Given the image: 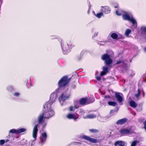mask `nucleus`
Returning a JSON list of instances; mask_svg holds the SVG:
<instances>
[{"instance_id":"nucleus-34","label":"nucleus","mask_w":146,"mask_h":146,"mask_svg":"<svg viewBox=\"0 0 146 146\" xmlns=\"http://www.w3.org/2000/svg\"><path fill=\"white\" fill-rule=\"evenodd\" d=\"M122 63L123 64V65H121V66H123L124 65H126V64L124 63V62L123 61H117L116 63V64H118L120 63Z\"/></svg>"},{"instance_id":"nucleus-28","label":"nucleus","mask_w":146,"mask_h":146,"mask_svg":"<svg viewBox=\"0 0 146 146\" xmlns=\"http://www.w3.org/2000/svg\"><path fill=\"white\" fill-rule=\"evenodd\" d=\"M131 32V31L130 29H127L125 31V35L127 36H128Z\"/></svg>"},{"instance_id":"nucleus-8","label":"nucleus","mask_w":146,"mask_h":146,"mask_svg":"<svg viewBox=\"0 0 146 146\" xmlns=\"http://www.w3.org/2000/svg\"><path fill=\"white\" fill-rule=\"evenodd\" d=\"M102 11L104 13L107 14L109 13L110 11V8L107 6L102 7L101 9Z\"/></svg>"},{"instance_id":"nucleus-23","label":"nucleus","mask_w":146,"mask_h":146,"mask_svg":"<svg viewBox=\"0 0 146 146\" xmlns=\"http://www.w3.org/2000/svg\"><path fill=\"white\" fill-rule=\"evenodd\" d=\"M95 99L93 98H89L88 99L87 98V104H90L94 102L95 101Z\"/></svg>"},{"instance_id":"nucleus-40","label":"nucleus","mask_w":146,"mask_h":146,"mask_svg":"<svg viewBox=\"0 0 146 146\" xmlns=\"http://www.w3.org/2000/svg\"><path fill=\"white\" fill-rule=\"evenodd\" d=\"M144 125V128L146 130V121H145L143 123Z\"/></svg>"},{"instance_id":"nucleus-37","label":"nucleus","mask_w":146,"mask_h":146,"mask_svg":"<svg viewBox=\"0 0 146 146\" xmlns=\"http://www.w3.org/2000/svg\"><path fill=\"white\" fill-rule=\"evenodd\" d=\"M5 142V141L4 140H0V145H3Z\"/></svg>"},{"instance_id":"nucleus-26","label":"nucleus","mask_w":146,"mask_h":146,"mask_svg":"<svg viewBox=\"0 0 146 146\" xmlns=\"http://www.w3.org/2000/svg\"><path fill=\"white\" fill-rule=\"evenodd\" d=\"M129 21H131L133 25H135V24L137 25V22L135 19H133V17H131L130 20H129Z\"/></svg>"},{"instance_id":"nucleus-20","label":"nucleus","mask_w":146,"mask_h":146,"mask_svg":"<svg viewBox=\"0 0 146 146\" xmlns=\"http://www.w3.org/2000/svg\"><path fill=\"white\" fill-rule=\"evenodd\" d=\"M129 105L131 107L134 108H136L137 106V104L133 100H131L129 102Z\"/></svg>"},{"instance_id":"nucleus-15","label":"nucleus","mask_w":146,"mask_h":146,"mask_svg":"<svg viewBox=\"0 0 146 146\" xmlns=\"http://www.w3.org/2000/svg\"><path fill=\"white\" fill-rule=\"evenodd\" d=\"M45 118H45L44 116L42 113L40 114L38 118V123L40 124L43 123L44 122V119Z\"/></svg>"},{"instance_id":"nucleus-43","label":"nucleus","mask_w":146,"mask_h":146,"mask_svg":"<svg viewBox=\"0 0 146 146\" xmlns=\"http://www.w3.org/2000/svg\"><path fill=\"white\" fill-rule=\"evenodd\" d=\"M74 107L76 109H78L79 108V106H78L77 105H75L74 106Z\"/></svg>"},{"instance_id":"nucleus-47","label":"nucleus","mask_w":146,"mask_h":146,"mask_svg":"<svg viewBox=\"0 0 146 146\" xmlns=\"http://www.w3.org/2000/svg\"><path fill=\"white\" fill-rule=\"evenodd\" d=\"M115 7V8H118V6H115V7Z\"/></svg>"},{"instance_id":"nucleus-38","label":"nucleus","mask_w":146,"mask_h":146,"mask_svg":"<svg viewBox=\"0 0 146 146\" xmlns=\"http://www.w3.org/2000/svg\"><path fill=\"white\" fill-rule=\"evenodd\" d=\"M116 14L118 16H120L121 15V14L119 13V11L117 10H116L115 11Z\"/></svg>"},{"instance_id":"nucleus-5","label":"nucleus","mask_w":146,"mask_h":146,"mask_svg":"<svg viewBox=\"0 0 146 146\" xmlns=\"http://www.w3.org/2000/svg\"><path fill=\"white\" fill-rule=\"evenodd\" d=\"M67 92H68L65 91L62 93L60 96L58 98L60 102L63 101L64 100L67 99L69 98L70 94L67 93Z\"/></svg>"},{"instance_id":"nucleus-33","label":"nucleus","mask_w":146,"mask_h":146,"mask_svg":"<svg viewBox=\"0 0 146 146\" xmlns=\"http://www.w3.org/2000/svg\"><path fill=\"white\" fill-rule=\"evenodd\" d=\"M103 13L102 12H100L99 13H98L96 15V16L98 18H100L102 16H103Z\"/></svg>"},{"instance_id":"nucleus-46","label":"nucleus","mask_w":146,"mask_h":146,"mask_svg":"<svg viewBox=\"0 0 146 146\" xmlns=\"http://www.w3.org/2000/svg\"><path fill=\"white\" fill-rule=\"evenodd\" d=\"M9 141V140L8 139H7V140H6V141H5V142H8V141Z\"/></svg>"},{"instance_id":"nucleus-1","label":"nucleus","mask_w":146,"mask_h":146,"mask_svg":"<svg viewBox=\"0 0 146 146\" xmlns=\"http://www.w3.org/2000/svg\"><path fill=\"white\" fill-rule=\"evenodd\" d=\"M48 102L46 103L44 106V112L42 113L44 116L45 118L47 119H49L51 117L54 115V111L51 109V104L53 103L52 102V104Z\"/></svg>"},{"instance_id":"nucleus-14","label":"nucleus","mask_w":146,"mask_h":146,"mask_svg":"<svg viewBox=\"0 0 146 146\" xmlns=\"http://www.w3.org/2000/svg\"><path fill=\"white\" fill-rule=\"evenodd\" d=\"M79 103L82 106L87 105V98H83L79 100Z\"/></svg>"},{"instance_id":"nucleus-30","label":"nucleus","mask_w":146,"mask_h":146,"mask_svg":"<svg viewBox=\"0 0 146 146\" xmlns=\"http://www.w3.org/2000/svg\"><path fill=\"white\" fill-rule=\"evenodd\" d=\"M103 71L108 73V67L104 66L103 67Z\"/></svg>"},{"instance_id":"nucleus-27","label":"nucleus","mask_w":146,"mask_h":146,"mask_svg":"<svg viewBox=\"0 0 146 146\" xmlns=\"http://www.w3.org/2000/svg\"><path fill=\"white\" fill-rule=\"evenodd\" d=\"M81 58V56L80 54L76 55L75 56V59L77 61L80 60Z\"/></svg>"},{"instance_id":"nucleus-9","label":"nucleus","mask_w":146,"mask_h":146,"mask_svg":"<svg viewBox=\"0 0 146 146\" xmlns=\"http://www.w3.org/2000/svg\"><path fill=\"white\" fill-rule=\"evenodd\" d=\"M38 124H36L35 125L33 129V137L36 139L37 137V134L38 131Z\"/></svg>"},{"instance_id":"nucleus-32","label":"nucleus","mask_w":146,"mask_h":146,"mask_svg":"<svg viewBox=\"0 0 146 146\" xmlns=\"http://www.w3.org/2000/svg\"><path fill=\"white\" fill-rule=\"evenodd\" d=\"M138 93L137 94L135 95V96L136 97H138L140 96L141 90L139 89H138L137 90Z\"/></svg>"},{"instance_id":"nucleus-16","label":"nucleus","mask_w":146,"mask_h":146,"mask_svg":"<svg viewBox=\"0 0 146 146\" xmlns=\"http://www.w3.org/2000/svg\"><path fill=\"white\" fill-rule=\"evenodd\" d=\"M47 138V135L46 132H44L42 133V136L40 137V139L41 143L45 141Z\"/></svg>"},{"instance_id":"nucleus-17","label":"nucleus","mask_w":146,"mask_h":146,"mask_svg":"<svg viewBox=\"0 0 146 146\" xmlns=\"http://www.w3.org/2000/svg\"><path fill=\"white\" fill-rule=\"evenodd\" d=\"M67 118L69 119H74V120H76L78 118L74 114L69 113L66 116Z\"/></svg>"},{"instance_id":"nucleus-49","label":"nucleus","mask_w":146,"mask_h":146,"mask_svg":"<svg viewBox=\"0 0 146 146\" xmlns=\"http://www.w3.org/2000/svg\"><path fill=\"white\" fill-rule=\"evenodd\" d=\"M51 97H50V99H51Z\"/></svg>"},{"instance_id":"nucleus-22","label":"nucleus","mask_w":146,"mask_h":146,"mask_svg":"<svg viewBox=\"0 0 146 146\" xmlns=\"http://www.w3.org/2000/svg\"><path fill=\"white\" fill-rule=\"evenodd\" d=\"M97 117L96 115L94 114H90L86 115V117H84V119L89 118V119H93L96 117Z\"/></svg>"},{"instance_id":"nucleus-7","label":"nucleus","mask_w":146,"mask_h":146,"mask_svg":"<svg viewBox=\"0 0 146 146\" xmlns=\"http://www.w3.org/2000/svg\"><path fill=\"white\" fill-rule=\"evenodd\" d=\"M74 46L70 41H69L68 42L67 45H65L63 48V49L65 51H67L69 49L72 48Z\"/></svg>"},{"instance_id":"nucleus-24","label":"nucleus","mask_w":146,"mask_h":146,"mask_svg":"<svg viewBox=\"0 0 146 146\" xmlns=\"http://www.w3.org/2000/svg\"><path fill=\"white\" fill-rule=\"evenodd\" d=\"M26 129L24 128H21L17 130V134H19L23 132H25Z\"/></svg>"},{"instance_id":"nucleus-6","label":"nucleus","mask_w":146,"mask_h":146,"mask_svg":"<svg viewBox=\"0 0 146 146\" xmlns=\"http://www.w3.org/2000/svg\"><path fill=\"white\" fill-rule=\"evenodd\" d=\"M82 137L83 139L93 143H96L99 142L98 140L91 138L86 135H83Z\"/></svg>"},{"instance_id":"nucleus-31","label":"nucleus","mask_w":146,"mask_h":146,"mask_svg":"<svg viewBox=\"0 0 146 146\" xmlns=\"http://www.w3.org/2000/svg\"><path fill=\"white\" fill-rule=\"evenodd\" d=\"M139 143V142L137 140H134L132 141L131 146H136V144Z\"/></svg>"},{"instance_id":"nucleus-19","label":"nucleus","mask_w":146,"mask_h":146,"mask_svg":"<svg viewBox=\"0 0 146 146\" xmlns=\"http://www.w3.org/2000/svg\"><path fill=\"white\" fill-rule=\"evenodd\" d=\"M122 18L123 20H125L129 21L131 19V17H130L129 15L126 13L123 14L122 15Z\"/></svg>"},{"instance_id":"nucleus-29","label":"nucleus","mask_w":146,"mask_h":146,"mask_svg":"<svg viewBox=\"0 0 146 146\" xmlns=\"http://www.w3.org/2000/svg\"><path fill=\"white\" fill-rule=\"evenodd\" d=\"M9 132L10 133H15L17 134V130L15 129H12L10 130Z\"/></svg>"},{"instance_id":"nucleus-11","label":"nucleus","mask_w":146,"mask_h":146,"mask_svg":"<svg viewBox=\"0 0 146 146\" xmlns=\"http://www.w3.org/2000/svg\"><path fill=\"white\" fill-rule=\"evenodd\" d=\"M115 97L119 102L121 103L123 101V98L121 96L120 93L115 92Z\"/></svg>"},{"instance_id":"nucleus-41","label":"nucleus","mask_w":146,"mask_h":146,"mask_svg":"<svg viewBox=\"0 0 146 146\" xmlns=\"http://www.w3.org/2000/svg\"><path fill=\"white\" fill-rule=\"evenodd\" d=\"M96 78L98 81H100L101 79V77L100 76L96 77Z\"/></svg>"},{"instance_id":"nucleus-25","label":"nucleus","mask_w":146,"mask_h":146,"mask_svg":"<svg viewBox=\"0 0 146 146\" xmlns=\"http://www.w3.org/2000/svg\"><path fill=\"white\" fill-rule=\"evenodd\" d=\"M89 131L92 133H98L99 132V130L95 129H91L89 130Z\"/></svg>"},{"instance_id":"nucleus-48","label":"nucleus","mask_w":146,"mask_h":146,"mask_svg":"<svg viewBox=\"0 0 146 146\" xmlns=\"http://www.w3.org/2000/svg\"><path fill=\"white\" fill-rule=\"evenodd\" d=\"M90 13V10H89H89H88V13Z\"/></svg>"},{"instance_id":"nucleus-42","label":"nucleus","mask_w":146,"mask_h":146,"mask_svg":"<svg viewBox=\"0 0 146 146\" xmlns=\"http://www.w3.org/2000/svg\"><path fill=\"white\" fill-rule=\"evenodd\" d=\"M69 110L70 111L73 110V107L72 106H71L69 108Z\"/></svg>"},{"instance_id":"nucleus-36","label":"nucleus","mask_w":146,"mask_h":146,"mask_svg":"<svg viewBox=\"0 0 146 146\" xmlns=\"http://www.w3.org/2000/svg\"><path fill=\"white\" fill-rule=\"evenodd\" d=\"M107 73L106 72L102 71L101 72L100 75L101 76H103L104 75H106Z\"/></svg>"},{"instance_id":"nucleus-45","label":"nucleus","mask_w":146,"mask_h":146,"mask_svg":"<svg viewBox=\"0 0 146 146\" xmlns=\"http://www.w3.org/2000/svg\"><path fill=\"white\" fill-rule=\"evenodd\" d=\"M144 82H146V77L145 78L144 80Z\"/></svg>"},{"instance_id":"nucleus-21","label":"nucleus","mask_w":146,"mask_h":146,"mask_svg":"<svg viewBox=\"0 0 146 146\" xmlns=\"http://www.w3.org/2000/svg\"><path fill=\"white\" fill-rule=\"evenodd\" d=\"M110 36L113 39H117L118 37V35L115 33H111Z\"/></svg>"},{"instance_id":"nucleus-3","label":"nucleus","mask_w":146,"mask_h":146,"mask_svg":"<svg viewBox=\"0 0 146 146\" xmlns=\"http://www.w3.org/2000/svg\"><path fill=\"white\" fill-rule=\"evenodd\" d=\"M70 79H68V76H66L62 77L58 83L59 87L61 88L65 86L69 83Z\"/></svg>"},{"instance_id":"nucleus-39","label":"nucleus","mask_w":146,"mask_h":146,"mask_svg":"<svg viewBox=\"0 0 146 146\" xmlns=\"http://www.w3.org/2000/svg\"><path fill=\"white\" fill-rule=\"evenodd\" d=\"M14 95L15 96L18 97L19 95V94L18 92H16L14 93Z\"/></svg>"},{"instance_id":"nucleus-44","label":"nucleus","mask_w":146,"mask_h":146,"mask_svg":"<svg viewBox=\"0 0 146 146\" xmlns=\"http://www.w3.org/2000/svg\"><path fill=\"white\" fill-rule=\"evenodd\" d=\"M144 50L145 52H146V47H145L144 48Z\"/></svg>"},{"instance_id":"nucleus-18","label":"nucleus","mask_w":146,"mask_h":146,"mask_svg":"<svg viewBox=\"0 0 146 146\" xmlns=\"http://www.w3.org/2000/svg\"><path fill=\"white\" fill-rule=\"evenodd\" d=\"M141 35L146 38V27H142L140 29Z\"/></svg>"},{"instance_id":"nucleus-4","label":"nucleus","mask_w":146,"mask_h":146,"mask_svg":"<svg viewBox=\"0 0 146 146\" xmlns=\"http://www.w3.org/2000/svg\"><path fill=\"white\" fill-rule=\"evenodd\" d=\"M112 97H111L109 95L105 96L104 97V98L108 102V105L110 106H115L117 105V103L113 101H110V100H111Z\"/></svg>"},{"instance_id":"nucleus-12","label":"nucleus","mask_w":146,"mask_h":146,"mask_svg":"<svg viewBox=\"0 0 146 146\" xmlns=\"http://www.w3.org/2000/svg\"><path fill=\"white\" fill-rule=\"evenodd\" d=\"M119 132L121 134L123 135H125L126 134L131 133V132L130 130L126 129H121L119 131Z\"/></svg>"},{"instance_id":"nucleus-2","label":"nucleus","mask_w":146,"mask_h":146,"mask_svg":"<svg viewBox=\"0 0 146 146\" xmlns=\"http://www.w3.org/2000/svg\"><path fill=\"white\" fill-rule=\"evenodd\" d=\"M101 59L104 61L106 65L110 66L113 63V60L111 58L110 56L107 53L102 55L101 56Z\"/></svg>"},{"instance_id":"nucleus-10","label":"nucleus","mask_w":146,"mask_h":146,"mask_svg":"<svg viewBox=\"0 0 146 146\" xmlns=\"http://www.w3.org/2000/svg\"><path fill=\"white\" fill-rule=\"evenodd\" d=\"M128 120V119L127 118H123L118 120L116 122L117 125H122L125 124Z\"/></svg>"},{"instance_id":"nucleus-13","label":"nucleus","mask_w":146,"mask_h":146,"mask_svg":"<svg viewBox=\"0 0 146 146\" xmlns=\"http://www.w3.org/2000/svg\"><path fill=\"white\" fill-rule=\"evenodd\" d=\"M114 146H126L125 143L124 141H118L115 142L114 144Z\"/></svg>"},{"instance_id":"nucleus-35","label":"nucleus","mask_w":146,"mask_h":146,"mask_svg":"<svg viewBox=\"0 0 146 146\" xmlns=\"http://www.w3.org/2000/svg\"><path fill=\"white\" fill-rule=\"evenodd\" d=\"M118 35V38L117 39V40H119V39H123L124 38V37L123 36L120 34H119Z\"/></svg>"}]
</instances>
